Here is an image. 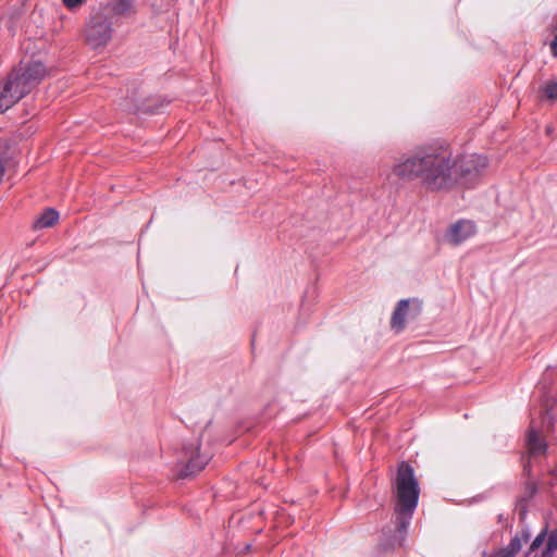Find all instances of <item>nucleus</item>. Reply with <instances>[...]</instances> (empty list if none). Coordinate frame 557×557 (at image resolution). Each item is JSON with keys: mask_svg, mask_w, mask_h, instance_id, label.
Returning <instances> with one entry per match:
<instances>
[{"mask_svg": "<svg viewBox=\"0 0 557 557\" xmlns=\"http://www.w3.org/2000/svg\"><path fill=\"white\" fill-rule=\"evenodd\" d=\"M557 549V530L550 531L546 540V530H542L531 543L530 557H553Z\"/></svg>", "mask_w": 557, "mask_h": 557, "instance_id": "6e6552de", "label": "nucleus"}, {"mask_svg": "<svg viewBox=\"0 0 557 557\" xmlns=\"http://www.w3.org/2000/svg\"><path fill=\"white\" fill-rule=\"evenodd\" d=\"M537 492V486L534 482H528L524 487L523 495L518 505L519 513L521 517L525 515L527 506L525 503L531 499Z\"/></svg>", "mask_w": 557, "mask_h": 557, "instance_id": "ddd939ff", "label": "nucleus"}, {"mask_svg": "<svg viewBox=\"0 0 557 557\" xmlns=\"http://www.w3.org/2000/svg\"><path fill=\"white\" fill-rule=\"evenodd\" d=\"M487 165L482 154L454 156L446 144H422L396 157L385 178L417 183L430 193L450 191L458 186L474 187Z\"/></svg>", "mask_w": 557, "mask_h": 557, "instance_id": "f257e3e1", "label": "nucleus"}, {"mask_svg": "<svg viewBox=\"0 0 557 557\" xmlns=\"http://www.w3.org/2000/svg\"><path fill=\"white\" fill-rule=\"evenodd\" d=\"M419 495L420 486L413 468L407 462H401L394 480L395 520L382 530L384 549L403 545L418 505Z\"/></svg>", "mask_w": 557, "mask_h": 557, "instance_id": "f03ea898", "label": "nucleus"}, {"mask_svg": "<svg viewBox=\"0 0 557 557\" xmlns=\"http://www.w3.org/2000/svg\"><path fill=\"white\" fill-rule=\"evenodd\" d=\"M10 161L11 154L9 146H0V183L2 182L5 168L9 165Z\"/></svg>", "mask_w": 557, "mask_h": 557, "instance_id": "2eb2a0df", "label": "nucleus"}, {"mask_svg": "<svg viewBox=\"0 0 557 557\" xmlns=\"http://www.w3.org/2000/svg\"><path fill=\"white\" fill-rule=\"evenodd\" d=\"M62 1H63V4L69 10H75L78 7H81L86 0H62Z\"/></svg>", "mask_w": 557, "mask_h": 557, "instance_id": "f3484780", "label": "nucleus"}, {"mask_svg": "<svg viewBox=\"0 0 557 557\" xmlns=\"http://www.w3.org/2000/svg\"><path fill=\"white\" fill-rule=\"evenodd\" d=\"M474 234V223L468 220H460L448 227L445 233V240L453 246H458Z\"/></svg>", "mask_w": 557, "mask_h": 557, "instance_id": "1a4fd4ad", "label": "nucleus"}, {"mask_svg": "<svg viewBox=\"0 0 557 557\" xmlns=\"http://www.w3.org/2000/svg\"><path fill=\"white\" fill-rule=\"evenodd\" d=\"M493 557H515V555L512 553H510L506 546V547L499 549L498 552H496Z\"/></svg>", "mask_w": 557, "mask_h": 557, "instance_id": "a211bd4d", "label": "nucleus"}, {"mask_svg": "<svg viewBox=\"0 0 557 557\" xmlns=\"http://www.w3.org/2000/svg\"><path fill=\"white\" fill-rule=\"evenodd\" d=\"M527 445L532 455L544 454L546 450V444L534 429H531L528 434Z\"/></svg>", "mask_w": 557, "mask_h": 557, "instance_id": "f8f14e48", "label": "nucleus"}, {"mask_svg": "<svg viewBox=\"0 0 557 557\" xmlns=\"http://www.w3.org/2000/svg\"><path fill=\"white\" fill-rule=\"evenodd\" d=\"M544 95L549 100H557V82H548L543 88Z\"/></svg>", "mask_w": 557, "mask_h": 557, "instance_id": "dca6fc26", "label": "nucleus"}, {"mask_svg": "<svg viewBox=\"0 0 557 557\" xmlns=\"http://www.w3.org/2000/svg\"><path fill=\"white\" fill-rule=\"evenodd\" d=\"M530 539V532L528 530H522L519 534H517L507 546L508 550L512 553L515 556L520 552L523 544L527 543Z\"/></svg>", "mask_w": 557, "mask_h": 557, "instance_id": "4468645a", "label": "nucleus"}, {"mask_svg": "<svg viewBox=\"0 0 557 557\" xmlns=\"http://www.w3.org/2000/svg\"><path fill=\"white\" fill-rule=\"evenodd\" d=\"M421 310L422 302L418 298L399 300L391 318L392 330L396 333L401 332L408 322L420 315Z\"/></svg>", "mask_w": 557, "mask_h": 557, "instance_id": "0eeeda50", "label": "nucleus"}, {"mask_svg": "<svg viewBox=\"0 0 557 557\" xmlns=\"http://www.w3.org/2000/svg\"><path fill=\"white\" fill-rule=\"evenodd\" d=\"M169 103L170 100L162 96L139 99L134 91L132 96H126L120 106L124 111L134 114H160Z\"/></svg>", "mask_w": 557, "mask_h": 557, "instance_id": "423d86ee", "label": "nucleus"}, {"mask_svg": "<svg viewBox=\"0 0 557 557\" xmlns=\"http://www.w3.org/2000/svg\"><path fill=\"white\" fill-rule=\"evenodd\" d=\"M59 220V212L53 208H46L42 213H40L33 222L32 227L37 230H42L47 227H51Z\"/></svg>", "mask_w": 557, "mask_h": 557, "instance_id": "9b49d317", "label": "nucleus"}, {"mask_svg": "<svg viewBox=\"0 0 557 557\" xmlns=\"http://www.w3.org/2000/svg\"><path fill=\"white\" fill-rule=\"evenodd\" d=\"M48 70L41 61H21L0 81V114L12 108L36 88L47 76Z\"/></svg>", "mask_w": 557, "mask_h": 557, "instance_id": "7ed1b4c3", "label": "nucleus"}, {"mask_svg": "<svg viewBox=\"0 0 557 557\" xmlns=\"http://www.w3.org/2000/svg\"><path fill=\"white\" fill-rule=\"evenodd\" d=\"M133 0H110L100 11L108 15L111 13L116 16H124L132 11Z\"/></svg>", "mask_w": 557, "mask_h": 557, "instance_id": "9d476101", "label": "nucleus"}, {"mask_svg": "<svg viewBox=\"0 0 557 557\" xmlns=\"http://www.w3.org/2000/svg\"><path fill=\"white\" fill-rule=\"evenodd\" d=\"M210 456L201 454L198 443L184 446L177 462L176 474L180 479H186L200 472L209 462Z\"/></svg>", "mask_w": 557, "mask_h": 557, "instance_id": "39448f33", "label": "nucleus"}, {"mask_svg": "<svg viewBox=\"0 0 557 557\" xmlns=\"http://www.w3.org/2000/svg\"><path fill=\"white\" fill-rule=\"evenodd\" d=\"M550 52L554 57H557V34L554 36L550 42Z\"/></svg>", "mask_w": 557, "mask_h": 557, "instance_id": "6ab92c4d", "label": "nucleus"}, {"mask_svg": "<svg viewBox=\"0 0 557 557\" xmlns=\"http://www.w3.org/2000/svg\"><path fill=\"white\" fill-rule=\"evenodd\" d=\"M112 21L103 11L94 12L86 25V42L92 49L104 47L112 38Z\"/></svg>", "mask_w": 557, "mask_h": 557, "instance_id": "20e7f679", "label": "nucleus"}]
</instances>
